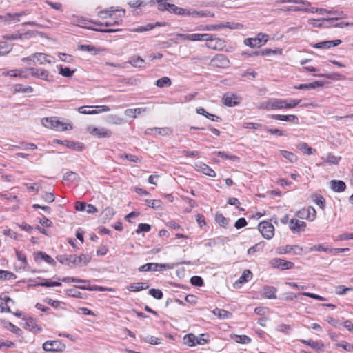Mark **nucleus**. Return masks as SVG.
<instances>
[{
    "label": "nucleus",
    "instance_id": "423d86ee",
    "mask_svg": "<svg viewBox=\"0 0 353 353\" xmlns=\"http://www.w3.org/2000/svg\"><path fill=\"white\" fill-rule=\"evenodd\" d=\"M210 38H208L205 46L209 48L214 50H222L223 48L226 46L225 41L219 37H216L214 34H210Z\"/></svg>",
    "mask_w": 353,
    "mask_h": 353
},
{
    "label": "nucleus",
    "instance_id": "8fccbe9b",
    "mask_svg": "<svg viewBox=\"0 0 353 353\" xmlns=\"http://www.w3.org/2000/svg\"><path fill=\"white\" fill-rule=\"evenodd\" d=\"M215 221L223 228H226L228 226L229 221L222 214H216Z\"/></svg>",
    "mask_w": 353,
    "mask_h": 353
},
{
    "label": "nucleus",
    "instance_id": "6ab92c4d",
    "mask_svg": "<svg viewBox=\"0 0 353 353\" xmlns=\"http://www.w3.org/2000/svg\"><path fill=\"white\" fill-rule=\"evenodd\" d=\"M316 215V212L313 207H309L307 209H303L298 212L297 216L302 218L305 216V218L309 221H313Z\"/></svg>",
    "mask_w": 353,
    "mask_h": 353
},
{
    "label": "nucleus",
    "instance_id": "a18cd8bd",
    "mask_svg": "<svg viewBox=\"0 0 353 353\" xmlns=\"http://www.w3.org/2000/svg\"><path fill=\"white\" fill-rule=\"evenodd\" d=\"M145 202L150 208L153 209L157 210L162 208L163 203L161 200L146 199Z\"/></svg>",
    "mask_w": 353,
    "mask_h": 353
},
{
    "label": "nucleus",
    "instance_id": "864d4df0",
    "mask_svg": "<svg viewBox=\"0 0 353 353\" xmlns=\"http://www.w3.org/2000/svg\"><path fill=\"white\" fill-rule=\"evenodd\" d=\"M252 277V274L249 270H245L239 279V283H243L249 281Z\"/></svg>",
    "mask_w": 353,
    "mask_h": 353
},
{
    "label": "nucleus",
    "instance_id": "dca6fc26",
    "mask_svg": "<svg viewBox=\"0 0 353 353\" xmlns=\"http://www.w3.org/2000/svg\"><path fill=\"white\" fill-rule=\"evenodd\" d=\"M272 119L280 120L286 122H290L294 124L299 123V119L297 116L294 114H288V115H283V114H272L270 117Z\"/></svg>",
    "mask_w": 353,
    "mask_h": 353
},
{
    "label": "nucleus",
    "instance_id": "774afa93",
    "mask_svg": "<svg viewBox=\"0 0 353 353\" xmlns=\"http://www.w3.org/2000/svg\"><path fill=\"white\" fill-rule=\"evenodd\" d=\"M352 288H347L344 285H338L335 288V293L338 295H343L347 291H352Z\"/></svg>",
    "mask_w": 353,
    "mask_h": 353
},
{
    "label": "nucleus",
    "instance_id": "c756f323",
    "mask_svg": "<svg viewBox=\"0 0 353 353\" xmlns=\"http://www.w3.org/2000/svg\"><path fill=\"white\" fill-rule=\"evenodd\" d=\"M325 18H322L321 19H310L308 20L309 24L312 25L313 27L316 28H331L332 25H328L327 21L325 20Z\"/></svg>",
    "mask_w": 353,
    "mask_h": 353
},
{
    "label": "nucleus",
    "instance_id": "c85d7f7f",
    "mask_svg": "<svg viewBox=\"0 0 353 353\" xmlns=\"http://www.w3.org/2000/svg\"><path fill=\"white\" fill-rule=\"evenodd\" d=\"M148 288L149 285L147 282H139L130 284L128 287V289L131 292H139L143 290L148 289Z\"/></svg>",
    "mask_w": 353,
    "mask_h": 353
},
{
    "label": "nucleus",
    "instance_id": "f03ea898",
    "mask_svg": "<svg viewBox=\"0 0 353 353\" xmlns=\"http://www.w3.org/2000/svg\"><path fill=\"white\" fill-rule=\"evenodd\" d=\"M41 123L45 127L57 131H66L72 129V125L69 123H64L60 121L57 117L43 118Z\"/></svg>",
    "mask_w": 353,
    "mask_h": 353
},
{
    "label": "nucleus",
    "instance_id": "cd10ccee",
    "mask_svg": "<svg viewBox=\"0 0 353 353\" xmlns=\"http://www.w3.org/2000/svg\"><path fill=\"white\" fill-rule=\"evenodd\" d=\"M9 302L13 303L12 299L9 296L0 297V312H10V307L8 305Z\"/></svg>",
    "mask_w": 353,
    "mask_h": 353
},
{
    "label": "nucleus",
    "instance_id": "3c124183",
    "mask_svg": "<svg viewBox=\"0 0 353 353\" xmlns=\"http://www.w3.org/2000/svg\"><path fill=\"white\" fill-rule=\"evenodd\" d=\"M278 52L279 54H281V50H278V49L272 50V49H269V48H265L261 52H254L253 55L259 56L261 54L262 56H268V55H270L271 54H277Z\"/></svg>",
    "mask_w": 353,
    "mask_h": 353
},
{
    "label": "nucleus",
    "instance_id": "39448f33",
    "mask_svg": "<svg viewBox=\"0 0 353 353\" xmlns=\"http://www.w3.org/2000/svg\"><path fill=\"white\" fill-rule=\"evenodd\" d=\"M42 348L46 352H63L65 345L60 340H49L43 343Z\"/></svg>",
    "mask_w": 353,
    "mask_h": 353
},
{
    "label": "nucleus",
    "instance_id": "13d9d810",
    "mask_svg": "<svg viewBox=\"0 0 353 353\" xmlns=\"http://www.w3.org/2000/svg\"><path fill=\"white\" fill-rule=\"evenodd\" d=\"M230 23H219V24H216V25H206L205 26V30H208V31H211V30H219V29H221V28H230Z\"/></svg>",
    "mask_w": 353,
    "mask_h": 353
},
{
    "label": "nucleus",
    "instance_id": "bf43d9fd",
    "mask_svg": "<svg viewBox=\"0 0 353 353\" xmlns=\"http://www.w3.org/2000/svg\"><path fill=\"white\" fill-rule=\"evenodd\" d=\"M59 280L61 281L62 282H65V283L72 282V283H88V280H82V279H79L77 278L70 277V276L63 277L62 279H59Z\"/></svg>",
    "mask_w": 353,
    "mask_h": 353
},
{
    "label": "nucleus",
    "instance_id": "473e14b6",
    "mask_svg": "<svg viewBox=\"0 0 353 353\" xmlns=\"http://www.w3.org/2000/svg\"><path fill=\"white\" fill-rule=\"evenodd\" d=\"M34 59L36 60V63H39L41 65H43L46 63H52V61L48 59L50 57V56L46 54L41 53V52H36V53H34Z\"/></svg>",
    "mask_w": 353,
    "mask_h": 353
},
{
    "label": "nucleus",
    "instance_id": "0e129e2a",
    "mask_svg": "<svg viewBox=\"0 0 353 353\" xmlns=\"http://www.w3.org/2000/svg\"><path fill=\"white\" fill-rule=\"evenodd\" d=\"M216 154H217V156H219V157L223 158V159H230L233 161H239V158L236 155H229V154L225 153L224 152H221V151L216 152Z\"/></svg>",
    "mask_w": 353,
    "mask_h": 353
},
{
    "label": "nucleus",
    "instance_id": "a211bd4d",
    "mask_svg": "<svg viewBox=\"0 0 353 353\" xmlns=\"http://www.w3.org/2000/svg\"><path fill=\"white\" fill-rule=\"evenodd\" d=\"M329 14L332 15V17L325 19L327 23L347 18V14L344 13V12L338 10H332L329 11Z\"/></svg>",
    "mask_w": 353,
    "mask_h": 353
},
{
    "label": "nucleus",
    "instance_id": "4d7b16f0",
    "mask_svg": "<svg viewBox=\"0 0 353 353\" xmlns=\"http://www.w3.org/2000/svg\"><path fill=\"white\" fill-rule=\"evenodd\" d=\"M281 154L284 158L289 160L291 163L296 162L298 159L297 157L294 154L287 150H281Z\"/></svg>",
    "mask_w": 353,
    "mask_h": 353
},
{
    "label": "nucleus",
    "instance_id": "6e6552de",
    "mask_svg": "<svg viewBox=\"0 0 353 353\" xmlns=\"http://www.w3.org/2000/svg\"><path fill=\"white\" fill-rule=\"evenodd\" d=\"M26 70H28L30 74L34 77L39 78L48 82L53 81L52 76L50 75V72L46 70L32 67L27 68Z\"/></svg>",
    "mask_w": 353,
    "mask_h": 353
},
{
    "label": "nucleus",
    "instance_id": "f704fd0d",
    "mask_svg": "<svg viewBox=\"0 0 353 353\" xmlns=\"http://www.w3.org/2000/svg\"><path fill=\"white\" fill-rule=\"evenodd\" d=\"M212 313L221 319H226L232 317V313L223 309L215 308Z\"/></svg>",
    "mask_w": 353,
    "mask_h": 353
},
{
    "label": "nucleus",
    "instance_id": "9d476101",
    "mask_svg": "<svg viewBox=\"0 0 353 353\" xmlns=\"http://www.w3.org/2000/svg\"><path fill=\"white\" fill-rule=\"evenodd\" d=\"M270 263L272 268H280L282 270L292 269L294 266V263L279 258L273 259Z\"/></svg>",
    "mask_w": 353,
    "mask_h": 353
},
{
    "label": "nucleus",
    "instance_id": "58836bf2",
    "mask_svg": "<svg viewBox=\"0 0 353 353\" xmlns=\"http://www.w3.org/2000/svg\"><path fill=\"white\" fill-rule=\"evenodd\" d=\"M74 255H61L57 257V259L63 265L71 266L73 265Z\"/></svg>",
    "mask_w": 353,
    "mask_h": 353
},
{
    "label": "nucleus",
    "instance_id": "aec40b11",
    "mask_svg": "<svg viewBox=\"0 0 353 353\" xmlns=\"http://www.w3.org/2000/svg\"><path fill=\"white\" fill-rule=\"evenodd\" d=\"M290 228L293 232L299 230L303 231L306 228V223L298 219H292L290 221Z\"/></svg>",
    "mask_w": 353,
    "mask_h": 353
},
{
    "label": "nucleus",
    "instance_id": "5701e85b",
    "mask_svg": "<svg viewBox=\"0 0 353 353\" xmlns=\"http://www.w3.org/2000/svg\"><path fill=\"white\" fill-rule=\"evenodd\" d=\"M34 260L36 261L43 260L48 264L53 265H55L54 260L50 256H49L48 254H47L45 252H43L41 251L36 253L35 256H34Z\"/></svg>",
    "mask_w": 353,
    "mask_h": 353
},
{
    "label": "nucleus",
    "instance_id": "7c9ffc66",
    "mask_svg": "<svg viewBox=\"0 0 353 353\" xmlns=\"http://www.w3.org/2000/svg\"><path fill=\"white\" fill-rule=\"evenodd\" d=\"M277 290L273 286H264L263 288V294L267 299H276Z\"/></svg>",
    "mask_w": 353,
    "mask_h": 353
},
{
    "label": "nucleus",
    "instance_id": "69168bd1",
    "mask_svg": "<svg viewBox=\"0 0 353 353\" xmlns=\"http://www.w3.org/2000/svg\"><path fill=\"white\" fill-rule=\"evenodd\" d=\"M154 28V24L148 23L145 26H139L138 28H134V29L131 30V31L133 32H143L145 31L150 30L153 29Z\"/></svg>",
    "mask_w": 353,
    "mask_h": 353
},
{
    "label": "nucleus",
    "instance_id": "4c0bfd02",
    "mask_svg": "<svg viewBox=\"0 0 353 353\" xmlns=\"http://www.w3.org/2000/svg\"><path fill=\"white\" fill-rule=\"evenodd\" d=\"M114 210L111 207L105 208L101 214V219L105 221L110 220L114 215Z\"/></svg>",
    "mask_w": 353,
    "mask_h": 353
},
{
    "label": "nucleus",
    "instance_id": "680f3d73",
    "mask_svg": "<svg viewBox=\"0 0 353 353\" xmlns=\"http://www.w3.org/2000/svg\"><path fill=\"white\" fill-rule=\"evenodd\" d=\"M59 73L65 77H70L74 73V70H71L68 67L63 68L61 65Z\"/></svg>",
    "mask_w": 353,
    "mask_h": 353
},
{
    "label": "nucleus",
    "instance_id": "b1692460",
    "mask_svg": "<svg viewBox=\"0 0 353 353\" xmlns=\"http://www.w3.org/2000/svg\"><path fill=\"white\" fill-rule=\"evenodd\" d=\"M73 265L81 266L83 265H87L90 261V256L88 254H81L79 256L74 255Z\"/></svg>",
    "mask_w": 353,
    "mask_h": 353
},
{
    "label": "nucleus",
    "instance_id": "c03bdc74",
    "mask_svg": "<svg viewBox=\"0 0 353 353\" xmlns=\"http://www.w3.org/2000/svg\"><path fill=\"white\" fill-rule=\"evenodd\" d=\"M183 343L192 347L196 345V336L193 334H188L183 337Z\"/></svg>",
    "mask_w": 353,
    "mask_h": 353
},
{
    "label": "nucleus",
    "instance_id": "2f4dec72",
    "mask_svg": "<svg viewBox=\"0 0 353 353\" xmlns=\"http://www.w3.org/2000/svg\"><path fill=\"white\" fill-rule=\"evenodd\" d=\"M331 188L337 192H341L344 191L346 188L345 183L341 180H332L330 181Z\"/></svg>",
    "mask_w": 353,
    "mask_h": 353
},
{
    "label": "nucleus",
    "instance_id": "49530a36",
    "mask_svg": "<svg viewBox=\"0 0 353 353\" xmlns=\"http://www.w3.org/2000/svg\"><path fill=\"white\" fill-rule=\"evenodd\" d=\"M28 14V11H22L21 12H19V13H14V14H11V13H8L6 14V15L4 17V18L6 19H9L10 21H13L14 22H17V21H19V17H21V16H23V15H26Z\"/></svg>",
    "mask_w": 353,
    "mask_h": 353
},
{
    "label": "nucleus",
    "instance_id": "f8f14e48",
    "mask_svg": "<svg viewBox=\"0 0 353 353\" xmlns=\"http://www.w3.org/2000/svg\"><path fill=\"white\" fill-rule=\"evenodd\" d=\"M240 100L241 97L231 92L225 93L222 98L223 104L228 107H232L238 105Z\"/></svg>",
    "mask_w": 353,
    "mask_h": 353
},
{
    "label": "nucleus",
    "instance_id": "a19ab883",
    "mask_svg": "<svg viewBox=\"0 0 353 353\" xmlns=\"http://www.w3.org/2000/svg\"><path fill=\"white\" fill-rule=\"evenodd\" d=\"M70 22L72 24L78 26L79 27L88 28L91 29V30L92 28H90V27L87 26V22H86V21L85 19H83L82 18H79V17H76V16H72V17Z\"/></svg>",
    "mask_w": 353,
    "mask_h": 353
},
{
    "label": "nucleus",
    "instance_id": "393cba45",
    "mask_svg": "<svg viewBox=\"0 0 353 353\" xmlns=\"http://www.w3.org/2000/svg\"><path fill=\"white\" fill-rule=\"evenodd\" d=\"M127 63L135 68H145V60L140 56L131 57Z\"/></svg>",
    "mask_w": 353,
    "mask_h": 353
},
{
    "label": "nucleus",
    "instance_id": "ddd939ff",
    "mask_svg": "<svg viewBox=\"0 0 353 353\" xmlns=\"http://www.w3.org/2000/svg\"><path fill=\"white\" fill-rule=\"evenodd\" d=\"M213 66L217 68H227L229 65V59L223 54H216L210 61Z\"/></svg>",
    "mask_w": 353,
    "mask_h": 353
},
{
    "label": "nucleus",
    "instance_id": "4be33fe9",
    "mask_svg": "<svg viewBox=\"0 0 353 353\" xmlns=\"http://www.w3.org/2000/svg\"><path fill=\"white\" fill-rule=\"evenodd\" d=\"M196 168L198 171H201L205 175L212 177H214L216 176V172L210 167L205 163H200L196 164Z\"/></svg>",
    "mask_w": 353,
    "mask_h": 353
},
{
    "label": "nucleus",
    "instance_id": "7ed1b4c3",
    "mask_svg": "<svg viewBox=\"0 0 353 353\" xmlns=\"http://www.w3.org/2000/svg\"><path fill=\"white\" fill-rule=\"evenodd\" d=\"M286 99H270L261 103L260 108L267 110L285 109Z\"/></svg>",
    "mask_w": 353,
    "mask_h": 353
},
{
    "label": "nucleus",
    "instance_id": "09e8293b",
    "mask_svg": "<svg viewBox=\"0 0 353 353\" xmlns=\"http://www.w3.org/2000/svg\"><path fill=\"white\" fill-rule=\"evenodd\" d=\"M232 339L236 343L241 344H248L251 341V339L247 335H234Z\"/></svg>",
    "mask_w": 353,
    "mask_h": 353
},
{
    "label": "nucleus",
    "instance_id": "c9c22d12",
    "mask_svg": "<svg viewBox=\"0 0 353 353\" xmlns=\"http://www.w3.org/2000/svg\"><path fill=\"white\" fill-rule=\"evenodd\" d=\"M283 253H289L292 251L295 254L301 255L303 248L297 245H285L282 248Z\"/></svg>",
    "mask_w": 353,
    "mask_h": 353
},
{
    "label": "nucleus",
    "instance_id": "4468645a",
    "mask_svg": "<svg viewBox=\"0 0 353 353\" xmlns=\"http://www.w3.org/2000/svg\"><path fill=\"white\" fill-rule=\"evenodd\" d=\"M54 143H58V144H62L65 145V147L68 148H71L73 150L76 151H82L84 145L83 143H81L77 141H70L68 140H59V139H54L53 141Z\"/></svg>",
    "mask_w": 353,
    "mask_h": 353
},
{
    "label": "nucleus",
    "instance_id": "5fc2aeb1",
    "mask_svg": "<svg viewBox=\"0 0 353 353\" xmlns=\"http://www.w3.org/2000/svg\"><path fill=\"white\" fill-rule=\"evenodd\" d=\"M15 278L16 276L14 273L7 270H0V280H12Z\"/></svg>",
    "mask_w": 353,
    "mask_h": 353
},
{
    "label": "nucleus",
    "instance_id": "37998d69",
    "mask_svg": "<svg viewBox=\"0 0 353 353\" xmlns=\"http://www.w3.org/2000/svg\"><path fill=\"white\" fill-rule=\"evenodd\" d=\"M139 272L157 271V265L156 263H145L139 268Z\"/></svg>",
    "mask_w": 353,
    "mask_h": 353
},
{
    "label": "nucleus",
    "instance_id": "603ef678",
    "mask_svg": "<svg viewBox=\"0 0 353 353\" xmlns=\"http://www.w3.org/2000/svg\"><path fill=\"white\" fill-rule=\"evenodd\" d=\"M243 128L245 129L264 130V128H265V126L258 123L246 122L243 123Z\"/></svg>",
    "mask_w": 353,
    "mask_h": 353
},
{
    "label": "nucleus",
    "instance_id": "1a4fd4ad",
    "mask_svg": "<svg viewBox=\"0 0 353 353\" xmlns=\"http://www.w3.org/2000/svg\"><path fill=\"white\" fill-rule=\"evenodd\" d=\"M110 108L107 105H97L94 107H81L79 108L80 113L86 114H94L103 112L110 111Z\"/></svg>",
    "mask_w": 353,
    "mask_h": 353
},
{
    "label": "nucleus",
    "instance_id": "ea45409f",
    "mask_svg": "<svg viewBox=\"0 0 353 353\" xmlns=\"http://www.w3.org/2000/svg\"><path fill=\"white\" fill-rule=\"evenodd\" d=\"M143 341L150 345H159L161 343V339L160 338L155 337L151 335H147L144 336H141Z\"/></svg>",
    "mask_w": 353,
    "mask_h": 353
},
{
    "label": "nucleus",
    "instance_id": "79ce46f5",
    "mask_svg": "<svg viewBox=\"0 0 353 353\" xmlns=\"http://www.w3.org/2000/svg\"><path fill=\"white\" fill-rule=\"evenodd\" d=\"M19 148H22L24 150H28V149L35 150L37 148V146L34 143H26V142H22L20 143L19 145H11L10 146L11 150L19 149Z\"/></svg>",
    "mask_w": 353,
    "mask_h": 353
},
{
    "label": "nucleus",
    "instance_id": "338daca9",
    "mask_svg": "<svg viewBox=\"0 0 353 353\" xmlns=\"http://www.w3.org/2000/svg\"><path fill=\"white\" fill-rule=\"evenodd\" d=\"M336 345L337 347H342L343 350L347 352H352L353 350V344H350L346 341L337 342Z\"/></svg>",
    "mask_w": 353,
    "mask_h": 353
},
{
    "label": "nucleus",
    "instance_id": "f3484780",
    "mask_svg": "<svg viewBox=\"0 0 353 353\" xmlns=\"http://www.w3.org/2000/svg\"><path fill=\"white\" fill-rule=\"evenodd\" d=\"M341 43V40L336 39L333 41H325L319 43H316L312 45V47L314 48H321V49H328L332 47L337 46L338 45Z\"/></svg>",
    "mask_w": 353,
    "mask_h": 353
},
{
    "label": "nucleus",
    "instance_id": "e433bc0d",
    "mask_svg": "<svg viewBox=\"0 0 353 353\" xmlns=\"http://www.w3.org/2000/svg\"><path fill=\"white\" fill-rule=\"evenodd\" d=\"M168 12L170 13L175 14L176 15L185 16V14H188L186 12V9L178 7L175 4L170 3L168 9Z\"/></svg>",
    "mask_w": 353,
    "mask_h": 353
},
{
    "label": "nucleus",
    "instance_id": "2eb2a0df",
    "mask_svg": "<svg viewBox=\"0 0 353 353\" xmlns=\"http://www.w3.org/2000/svg\"><path fill=\"white\" fill-rule=\"evenodd\" d=\"M90 133L97 136L98 138L110 137L112 135L111 130L105 128H89Z\"/></svg>",
    "mask_w": 353,
    "mask_h": 353
},
{
    "label": "nucleus",
    "instance_id": "e2e57ef3",
    "mask_svg": "<svg viewBox=\"0 0 353 353\" xmlns=\"http://www.w3.org/2000/svg\"><path fill=\"white\" fill-rule=\"evenodd\" d=\"M158 3L157 8L159 11H168L170 7L169 3H166L163 0H152Z\"/></svg>",
    "mask_w": 353,
    "mask_h": 353
},
{
    "label": "nucleus",
    "instance_id": "0eeeda50",
    "mask_svg": "<svg viewBox=\"0 0 353 353\" xmlns=\"http://www.w3.org/2000/svg\"><path fill=\"white\" fill-rule=\"evenodd\" d=\"M258 229L263 238L270 240L274 235V227L268 221H261L258 225Z\"/></svg>",
    "mask_w": 353,
    "mask_h": 353
},
{
    "label": "nucleus",
    "instance_id": "052dcab7",
    "mask_svg": "<svg viewBox=\"0 0 353 353\" xmlns=\"http://www.w3.org/2000/svg\"><path fill=\"white\" fill-rule=\"evenodd\" d=\"M79 179V177L78 174L76 172H68L63 176L64 181H68L70 182L78 181Z\"/></svg>",
    "mask_w": 353,
    "mask_h": 353
},
{
    "label": "nucleus",
    "instance_id": "412c9836",
    "mask_svg": "<svg viewBox=\"0 0 353 353\" xmlns=\"http://www.w3.org/2000/svg\"><path fill=\"white\" fill-rule=\"evenodd\" d=\"M300 341L302 343L305 344V345L310 346V347H312V349L317 350V351L323 350L324 348V344L323 343V342L321 341H314L312 340L307 341V340L301 339V340H300Z\"/></svg>",
    "mask_w": 353,
    "mask_h": 353
},
{
    "label": "nucleus",
    "instance_id": "6e6d98bb",
    "mask_svg": "<svg viewBox=\"0 0 353 353\" xmlns=\"http://www.w3.org/2000/svg\"><path fill=\"white\" fill-rule=\"evenodd\" d=\"M296 148L307 155L312 154V148L306 143H300L296 145Z\"/></svg>",
    "mask_w": 353,
    "mask_h": 353
},
{
    "label": "nucleus",
    "instance_id": "72a5a7b5",
    "mask_svg": "<svg viewBox=\"0 0 353 353\" xmlns=\"http://www.w3.org/2000/svg\"><path fill=\"white\" fill-rule=\"evenodd\" d=\"M323 83L320 81H314L309 83H304V84H299V85H295V89H299V90H310V89H314L319 86H323Z\"/></svg>",
    "mask_w": 353,
    "mask_h": 353
},
{
    "label": "nucleus",
    "instance_id": "de8ad7c7",
    "mask_svg": "<svg viewBox=\"0 0 353 353\" xmlns=\"http://www.w3.org/2000/svg\"><path fill=\"white\" fill-rule=\"evenodd\" d=\"M172 82L169 77H164L156 81L155 85L159 88L169 87Z\"/></svg>",
    "mask_w": 353,
    "mask_h": 353
},
{
    "label": "nucleus",
    "instance_id": "a878e982",
    "mask_svg": "<svg viewBox=\"0 0 353 353\" xmlns=\"http://www.w3.org/2000/svg\"><path fill=\"white\" fill-rule=\"evenodd\" d=\"M186 12L188 14H185V16H192L193 17H214V15L213 13H211L209 11H196L186 9Z\"/></svg>",
    "mask_w": 353,
    "mask_h": 353
},
{
    "label": "nucleus",
    "instance_id": "20e7f679",
    "mask_svg": "<svg viewBox=\"0 0 353 353\" xmlns=\"http://www.w3.org/2000/svg\"><path fill=\"white\" fill-rule=\"evenodd\" d=\"M269 36L267 34L260 32L254 38H247L243 43L250 48H260L268 41Z\"/></svg>",
    "mask_w": 353,
    "mask_h": 353
},
{
    "label": "nucleus",
    "instance_id": "bb28decb",
    "mask_svg": "<svg viewBox=\"0 0 353 353\" xmlns=\"http://www.w3.org/2000/svg\"><path fill=\"white\" fill-rule=\"evenodd\" d=\"M25 328L34 332H40L41 331V328L37 324L36 320L33 318L27 319Z\"/></svg>",
    "mask_w": 353,
    "mask_h": 353
},
{
    "label": "nucleus",
    "instance_id": "9b49d317",
    "mask_svg": "<svg viewBox=\"0 0 353 353\" xmlns=\"http://www.w3.org/2000/svg\"><path fill=\"white\" fill-rule=\"evenodd\" d=\"M176 36L182 39L183 40H187V41H207L208 38H210V34H181V33H177Z\"/></svg>",
    "mask_w": 353,
    "mask_h": 353
},
{
    "label": "nucleus",
    "instance_id": "f257e3e1",
    "mask_svg": "<svg viewBox=\"0 0 353 353\" xmlns=\"http://www.w3.org/2000/svg\"><path fill=\"white\" fill-rule=\"evenodd\" d=\"M119 12V14L116 16V20H114L113 22H105V23H101V22H92L93 23L98 25V26H103L105 27H110V26H114L120 24L122 21L123 18L125 17V10L124 9H117L115 8L114 6H111L110 8L101 10L98 12L97 16L101 19H111L112 16L116 13Z\"/></svg>",
    "mask_w": 353,
    "mask_h": 353
}]
</instances>
